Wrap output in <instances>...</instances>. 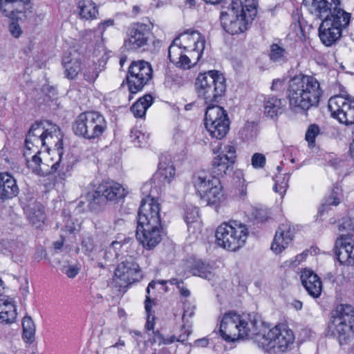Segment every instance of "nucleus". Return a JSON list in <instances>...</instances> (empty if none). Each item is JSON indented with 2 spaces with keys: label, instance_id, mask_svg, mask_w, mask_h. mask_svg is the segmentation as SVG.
I'll return each instance as SVG.
<instances>
[{
  "label": "nucleus",
  "instance_id": "obj_12",
  "mask_svg": "<svg viewBox=\"0 0 354 354\" xmlns=\"http://www.w3.org/2000/svg\"><path fill=\"white\" fill-rule=\"evenodd\" d=\"M153 70L151 64L144 60L133 61L129 67L127 81L131 94L140 91L151 80Z\"/></svg>",
  "mask_w": 354,
  "mask_h": 354
},
{
  "label": "nucleus",
  "instance_id": "obj_39",
  "mask_svg": "<svg viewBox=\"0 0 354 354\" xmlns=\"http://www.w3.org/2000/svg\"><path fill=\"white\" fill-rule=\"evenodd\" d=\"M23 336L26 342L31 343L35 339V326L31 317H25L22 322Z\"/></svg>",
  "mask_w": 354,
  "mask_h": 354
},
{
  "label": "nucleus",
  "instance_id": "obj_62",
  "mask_svg": "<svg viewBox=\"0 0 354 354\" xmlns=\"http://www.w3.org/2000/svg\"><path fill=\"white\" fill-rule=\"evenodd\" d=\"M20 294L23 296L24 299H26L27 296L29 294V287L27 283H26L24 286H22L20 288L19 290Z\"/></svg>",
  "mask_w": 354,
  "mask_h": 354
},
{
  "label": "nucleus",
  "instance_id": "obj_57",
  "mask_svg": "<svg viewBox=\"0 0 354 354\" xmlns=\"http://www.w3.org/2000/svg\"><path fill=\"white\" fill-rule=\"evenodd\" d=\"M9 30L11 35L15 37H19L21 34V29L19 25L15 22H12L10 24Z\"/></svg>",
  "mask_w": 354,
  "mask_h": 354
},
{
  "label": "nucleus",
  "instance_id": "obj_30",
  "mask_svg": "<svg viewBox=\"0 0 354 354\" xmlns=\"http://www.w3.org/2000/svg\"><path fill=\"white\" fill-rule=\"evenodd\" d=\"M193 275L211 280L214 277L212 267L207 263L201 260H194L189 266Z\"/></svg>",
  "mask_w": 354,
  "mask_h": 354
},
{
  "label": "nucleus",
  "instance_id": "obj_27",
  "mask_svg": "<svg viewBox=\"0 0 354 354\" xmlns=\"http://www.w3.org/2000/svg\"><path fill=\"white\" fill-rule=\"evenodd\" d=\"M251 21H252V19H250L246 14L231 21L227 20V18H224L221 26L228 33L231 35H236L246 30L248 24Z\"/></svg>",
  "mask_w": 354,
  "mask_h": 354
},
{
  "label": "nucleus",
  "instance_id": "obj_13",
  "mask_svg": "<svg viewBox=\"0 0 354 354\" xmlns=\"http://www.w3.org/2000/svg\"><path fill=\"white\" fill-rule=\"evenodd\" d=\"M126 194L125 189L120 184L106 182L99 185L95 191L88 192L86 198L90 204L102 205L106 201L117 202Z\"/></svg>",
  "mask_w": 354,
  "mask_h": 354
},
{
  "label": "nucleus",
  "instance_id": "obj_11",
  "mask_svg": "<svg viewBox=\"0 0 354 354\" xmlns=\"http://www.w3.org/2000/svg\"><path fill=\"white\" fill-rule=\"evenodd\" d=\"M205 125L212 137L217 139L223 138L227 134L230 125L226 111L220 106L207 105L205 115Z\"/></svg>",
  "mask_w": 354,
  "mask_h": 354
},
{
  "label": "nucleus",
  "instance_id": "obj_5",
  "mask_svg": "<svg viewBox=\"0 0 354 354\" xmlns=\"http://www.w3.org/2000/svg\"><path fill=\"white\" fill-rule=\"evenodd\" d=\"M62 140V135L58 126L49 121L37 122L31 126L26 136L25 147L27 150H32V147L38 149L41 146L49 149L55 146L60 156Z\"/></svg>",
  "mask_w": 354,
  "mask_h": 354
},
{
  "label": "nucleus",
  "instance_id": "obj_53",
  "mask_svg": "<svg viewBox=\"0 0 354 354\" xmlns=\"http://www.w3.org/2000/svg\"><path fill=\"white\" fill-rule=\"evenodd\" d=\"M339 231H347L348 233L354 230V223L350 218H344L339 225Z\"/></svg>",
  "mask_w": 354,
  "mask_h": 354
},
{
  "label": "nucleus",
  "instance_id": "obj_54",
  "mask_svg": "<svg viewBox=\"0 0 354 354\" xmlns=\"http://www.w3.org/2000/svg\"><path fill=\"white\" fill-rule=\"evenodd\" d=\"M254 218L258 222L263 223L267 220L268 214L265 210L254 209L252 213Z\"/></svg>",
  "mask_w": 354,
  "mask_h": 354
},
{
  "label": "nucleus",
  "instance_id": "obj_6",
  "mask_svg": "<svg viewBox=\"0 0 354 354\" xmlns=\"http://www.w3.org/2000/svg\"><path fill=\"white\" fill-rule=\"evenodd\" d=\"M198 97L207 105L218 102L226 89L225 79L217 71H209L200 73L195 82Z\"/></svg>",
  "mask_w": 354,
  "mask_h": 354
},
{
  "label": "nucleus",
  "instance_id": "obj_64",
  "mask_svg": "<svg viewBox=\"0 0 354 354\" xmlns=\"http://www.w3.org/2000/svg\"><path fill=\"white\" fill-rule=\"evenodd\" d=\"M292 306L297 310H301L302 308V302L299 300H294L292 303Z\"/></svg>",
  "mask_w": 354,
  "mask_h": 354
},
{
  "label": "nucleus",
  "instance_id": "obj_28",
  "mask_svg": "<svg viewBox=\"0 0 354 354\" xmlns=\"http://www.w3.org/2000/svg\"><path fill=\"white\" fill-rule=\"evenodd\" d=\"M77 12L82 19L93 20L97 18L98 10L92 0H77Z\"/></svg>",
  "mask_w": 354,
  "mask_h": 354
},
{
  "label": "nucleus",
  "instance_id": "obj_16",
  "mask_svg": "<svg viewBox=\"0 0 354 354\" xmlns=\"http://www.w3.org/2000/svg\"><path fill=\"white\" fill-rule=\"evenodd\" d=\"M328 109L333 117L346 125L354 124V100L336 95L330 98Z\"/></svg>",
  "mask_w": 354,
  "mask_h": 354
},
{
  "label": "nucleus",
  "instance_id": "obj_43",
  "mask_svg": "<svg viewBox=\"0 0 354 354\" xmlns=\"http://www.w3.org/2000/svg\"><path fill=\"white\" fill-rule=\"evenodd\" d=\"M95 248V243L93 237L91 235H85L82 241L81 250L82 252L90 256Z\"/></svg>",
  "mask_w": 354,
  "mask_h": 354
},
{
  "label": "nucleus",
  "instance_id": "obj_50",
  "mask_svg": "<svg viewBox=\"0 0 354 354\" xmlns=\"http://www.w3.org/2000/svg\"><path fill=\"white\" fill-rule=\"evenodd\" d=\"M81 225L77 220L68 218L65 225V230L70 234H76L80 230Z\"/></svg>",
  "mask_w": 354,
  "mask_h": 354
},
{
  "label": "nucleus",
  "instance_id": "obj_58",
  "mask_svg": "<svg viewBox=\"0 0 354 354\" xmlns=\"http://www.w3.org/2000/svg\"><path fill=\"white\" fill-rule=\"evenodd\" d=\"M122 245V243L120 241H113L111 245H110L109 250L107 251L106 255H107L108 254H111L113 250L115 252V254H114L115 257H117L118 254L116 250H120L121 248Z\"/></svg>",
  "mask_w": 354,
  "mask_h": 354
},
{
  "label": "nucleus",
  "instance_id": "obj_49",
  "mask_svg": "<svg viewBox=\"0 0 354 354\" xmlns=\"http://www.w3.org/2000/svg\"><path fill=\"white\" fill-rule=\"evenodd\" d=\"M257 2L256 0H245V4L243 6L244 10L250 19H254L257 15Z\"/></svg>",
  "mask_w": 354,
  "mask_h": 354
},
{
  "label": "nucleus",
  "instance_id": "obj_1",
  "mask_svg": "<svg viewBox=\"0 0 354 354\" xmlns=\"http://www.w3.org/2000/svg\"><path fill=\"white\" fill-rule=\"evenodd\" d=\"M303 3L312 15L322 19L319 37L327 46L336 42L350 24L351 14L340 8V0H304Z\"/></svg>",
  "mask_w": 354,
  "mask_h": 354
},
{
  "label": "nucleus",
  "instance_id": "obj_26",
  "mask_svg": "<svg viewBox=\"0 0 354 354\" xmlns=\"http://www.w3.org/2000/svg\"><path fill=\"white\" fill-rule=\"evenodd\" d=\"M286 100L274 95H268L263 101L264 114L271 119H274L283 113L286 109Z\"/></svg>",
  "mask_w": 354,
  "mask_h": 354
},
{
  "label": "nucleus",
  "instance_id": "obj_18",
  "mask_svg": "<svg viewBox=\"0 0 354 354\" xmlns=\"http://www.w3.org/2000/svg\"><path fill=\"white\" fill-rule=\"evenodd\" d=\"M335 253L341 264L354 265V236L341 235L335 241Z\"/></svg>",
  "mask_w": 354,
  "mask_h": 354
},
{
  "label": "nucleus",
  "instance_id": "obj_24",
  "mask_svg": "<svg viewBox=\"0 0 354 354\" xmlns=\"http://www.w3.org/2000/svg\"><path fill=\"white\" fill-rule=\"evenodd\" d=\"M19 192V187L13 176L8 173H0V200L11 199Z\"/></svg>",
  "mask_w": 354,
  "mask_h": 354
},
{
  "label": "nucleus",
  "instance_id": "obj_36",
  "mask_svg": "<svg viewBox=\"0 0 354 354\" xmlns=\"http://www.w3.org/2000/svg\"><path fill=\"white\" fill-rule=\"evenodd\" d=\"M175 175V169L171 165L160 162L156 176L163 183H169Z\"/></svg>",
  "mask_w": 354,
  "mask_h": 354
},
{
  "label": "nucleus",
  "instance_id": "obj_41",
  "mask_svg": "<svg viewBox=\"0 0 354 354\" xmlns=\"http://www.w3.org/2000/svg\"><path fill=\"white\" fill-rule=\"evenodd\" d=\"M240 133L243 139H253L257 136V127L252 122H248L242 128V129L240 131Z\"/></svg>",
  "mask_w": 354,
  "mask_h": 354
},
{
  "label": "nucleus",
  "instance_id": "obj_37",
  "mask_svg": "<svg viewBox=\"0 0 354 354\" xmlns=\"http://www.w3.org/2000/svg\"><path fill=\"white\" fill-rule=\"evenodd\" d=\"M101 71L100 64L95 62L87 64L82 68L84 79L89 83L96 80Z\"/></svg>",
  "mask_w": 354,
  "mask_h": 354
},
{
  "label": "nucleus",
  "instance_id": "obj_33",
  "mask_svg": "<svg viewBox=\"0 0 354 354\" xmlns=\"http://www.w3.org/2000/svg\"><path fill=\"white\" fill-rule=\"evenodd\" d=\"M62 64L65 68V75L68 79H75L82 71L81 62L78 57H64Z\"/></svg>",
  "mask_w": 354,
  "mask_h": 354
},
{
  "label": "nucleus",
  "instance_id": "obj_45",
  "mask_svg": "<svg viewBox=\"0 0 354 354\" xmlns=\"http://www.w3.org/2000/svg\"><path fill=\"white\" fill-rule=\"evenodd\" d=\"M199 214L198 208L196 207L187 208L185 214V220L187 224L188 228L189 229L190 225L194 223L198 222Z\"/></svg>",
  "mask_w": 354,
  "mask_h": 354
},
{
  "label": "nucleus",
  "instance_id": "obj_44",
  "mask_svg": "<svg viewBox=\"0 0 354 354\" xmlns=\"http://www.w3.org/2000/svg\"><path fill=\"white\" fill-rule=\"evenodd\" d=\"M338 187H335L333 189V192L326 199L324 203L322 204V208L319 209V212L322 214L324 211L327 208L329 205H337L339 204L340 201L338 197Z\"/></svg>",
  "mask_w": 354,
  "mask_h": 354
},
{
  "label": "nucleus",
  "instance_id": "obj_59",
  "mask_svg": "<svg viewBox=\"0 0 354 354\" xmlns=\"http://www.w3.org/2000/svg\"><path fill=\"white\" fill-rule=\"evenodd\" d=\"M114 21L113 19H107L104 21L103 22L99 24L97 27V30L100 31L101 35L103 34L106 27L112 26L113 25Z\"/></svg>",
  "mask_w": 354,
  "mask_h": 354
},
{
  "label": "nucleus",
  "instance_id": "obj_3",
  "mask_svg": "<svg viewBox=\"0 0 354 354\" xmlns=\"http://www.w3.org/2000/svg\"><path fill=\"white\" fill-rule=\"evenodd\" d=\"M323 93L319 81L313 75H297L289 82V107L295 113H304L318 106Z\"/></svg>",
  "mask_w": 354,
  "mask_h": 354
},
{
  "label": "nucleus",
  "instance_id": "obj_61",
  "mask_svg": "<svg viewBox=\"0 0 354 354\" xmlns=\"http://www.w3.org/2000/svg\"><path fill=\"white\" fill-rule=\"evenodd\" d=\"M14 304L8 299H0V311L6 312L8 311V305Z\"/></svg>",
  "mask_w": 354,
  "mask_h": 354
},
{
  "label": "nucleus",
  "instance_id": "obj_51",
  "mask_svg": "<svg viewBox=\"0 0 354 354\" xmlns=\"http://www.w3.org/2000/svg\"><path fill=\"white\" fill-rule=\"evenodd\" d=\"M290 28L292 31V34L295 35V40L296 41H305L306 37L300 23H295L291 25Z\"/></svg>",
  "mask_w": 354,
  "mask_h": 354
},
{
  "label": "nucleus",
  "instance_id": "obj_14",
  "mask_svg": "<svg viewBox=\"0 0 354 354\" xmlns=\"http://www.w3.org/2000/svg\"><path fill=\"white\" fill-rule=\"evenodd\" d=\"M142 277L139 265L130 256L118 264L115 270L113 283L115 286L125 288L129 284L140 281Z\"/></svg>",
  "mask_w": 354,
  "mask_h": 354
},
{
  "label": "nucleus",
  "instance_id": "obj_42",
  "mask_svg": "<svg viewBox=\"0 0 354 354\" xmlns=\"http://www.w3.org/2000/svg\"><path fill=\"white\" fill-rule=\"evenodd\" d=\"M130 137L131 142L138 147H142L147 144L149 139V135H145L138 129L132 130L131 131Z\"/></svg>",
  "mask_w": 354,
  "mask_h": 354
},
{
  "label": "nucleus",
  "instance_id": "obj_9",
  "mask_svg": "<svg viewBox=\"0 0 354 354\" xmlns=\"http://www.w3.org/2000/svg\"><path fill=\"white\" fill-rule=\"evenodd\" d=\"M106 129V122L104 116L96 111L80 113L73 124L74 133L88 140L99 138Z\"/></svg>",
  "mask_w": 354,
  "mask_h": 354
},
{
  "label": "nucleus",
  "instance_id": "obj_55",
  "mask_svg": "<svg viewBox=\"0 0 354 354\" xmlns=\"http://www.w3.org/2000/svg\"><path fill=\"white\" fill-rule=\"evenodd\" d=\"M62 272L69 278H74L79 272V268L75 266H64Z\"/></svg>",
  "mask_w": 354,
  "mask_h": 354
},
{
  "label": "nucleus",
  "instance_id": "obj_38",
  "mask_svg": "<svg viewBox=\"0 0 354 354\" xmlns=\"http://www.w3.org/2000/svg\"><path fill=\"white\" fill-rule=\"evenodd\" d=\"M270 58L273 62L282 64L288 60V53L283 47L273 44L270 46Z\"/></svg>",
  "mask_w": 354,
  "mask_h": 354
},
{
  "label": "nucleus",
  "instance_id": "obj_47",
  "mask_svg": "<svg viewBox=\"0 0 354 354\" xmlns=\"http://www.w3.org/2000/svg\"><path fill=\"white\" fill-rule=\"evenodd\" d=\"M151 299H150V297L149 296H147L146 299H145V310H146L147 313L148 314V316H147V323L145 325V328H146V329H147L149 330H153L154 324H155V317L153 315L151 317V315L149 314L151 312Z\"/></svg>",
  "mask_w": 354,
  "mask_h": 354
},
{
  "label": "nucleus",
  "instance_id": "obj_21",
  "mask_svg": "<svg viewBox=\"0 0 354 354\" xmlns=\"http://www.w3.org/2000/svg\"><path fill=\"white\" fill-rule=\"evenodd\" d=\"M150 31L148 26L143 24H136L131 30L129 37L125 41V46L131 50H136L147 44Z\"/></svg>",
  "mask_w": 354,
  "mask_h": 354
},
{
  "label": "nucleus",
  "instance_id": "obj_7",
  "mask_svg": "<svg viewBox=\"0 0 354 354\" xmlns=\"http://www.w3.org/2000/svg\"><path fill=\"white\" fill-rule=\"evenodd\" d=\"M248 234V229L245 224L237 221H230L217 227L216 243L225 250L235 252L244 245Z\"/></svg>",
  "mask_w": 354,
  "mask_h": 354
},
{
  "label": "nucleus",
  "instance_id": "obj_29",
  "mask_svg": "<svg viewBox=\"0 0 354 354\" xmlns=\"http://www.w3.org/2000/svg\"><path fill=\"white\" fill-rule=\"evenodd\" d=\"M245 15L246 12L242 2L240 0H232L231 3L227 8L223 7L220 17L221 23L223 24L224 18L231 21Z\"/></svg>",
  "mask_w": 354,
  "mask_h": 354
},
{
  "label": "nucleus",
  "instance_id": "obj_10",
  "mask_svg": "<svg viewBox=\"0 0 354 354\" xmlns=\"http://www.w3.org/2000/svg\"><path fill=\"white\" fill-rule=\"evenodd\" d=\"M294 340L292 330L286 328L281 330L278 326H274L267 331L263 322L259 335H257L255 339V342L261 346L277 347L281 352L288 351L294 343Z\"/></svg>",
  "mask_w": 354,
  "mask_h": 354
},
{
  "label": "nucleus",
  "instance_id": "obj_23",
  "mask_svg": "<svg viewBox=\"0 0 354 354\" xmlns=\"http://www.w3.org/2000/svg\"><path fill=\"white\" fill-rule=\"evenodd\" d=\"M27 218L32 226L41 227L46 218L43 205L35 201H30L24 207Z\"/></svg>",
  "mask_w": 354,
  "mask_h": 354
},
{
  "label": "nucleus",
  "instance_id": "obj_20",
  "mask_svg": "<svg viewBox=\"0 0 354 354\" xmlns=\"http://www.w3.org/2000/svg\"><path fill=\"white\" fill-rule=\"evenodd\" d=\"M160 230L161 226L137 227V239L145 249H153L162 240Z\"/></svg>",
  "mask_w": 354,
  "mask_h": 354
},
{
  "label": "nucleus",
  "instance_id": "obj_60",
  "mask_svg": "<svg viewBox=\"0 0 354 354\" xmlns=\"http://www.w3.org/2000/svg\"><path fill=\"white\" fill-rule=\"evenodd\" d=\"M182 330H185L178 337L177 341L180 342H184L187 340L189 335L192 333V330L189 328H185L184 326H183Z\"/></svg>",
  "mask_w": 354,
  "mask_h": 354
},
{
  "label": "nucleus",
  "instance_id": "obj_48",
  "mask_svg": "<svg viewBox=\"0 0 354 354\" xmlns=\"http://www.w3.org/2000/svg\"><path fill=\"white\" fill-rule=\"evenodd\" d=\"M319 133V127L317 124H310L306 133V140L310 146L313 145L316 136Z\"/></svg>",
  "mask_w": 354,
  "mask_h": 354
},
{
  "label": "nucleus",
  "instance_id": "obj_17",
  "mask_svg": "<svg viewBox=\"0 0 354 354\" xmlns=\"http://www.w3.org/2000/svg\"><path fill=\"white\" fill-rule=\"evenodd\" d=\"M236 158V149L232 144H227L221 149V152L212 160V174L213 177L218 178L227 174L229 170L232 169V166Z\"/></svg>",
  "mask_w": 354,
  "mask_h": 354
},
{
  "label": "nucleus",
  "instance_id": "obj_8",
  "mask_svg": "<svg viewBox=\"0 0 354 354\" xmlns=\"http://www.w3.org/2000/svg\"><path fill=\"white\" fill-rule=\"evenodd\" d=\"M328 327L341 345L346 344L354 334V309L350 305H339L333 311Z\"/></svg>",
  "mask_w": 354,
  "mask_h": 354
},
{
  "label": "nucleus",
  "instance_id": "obj_15",
  "mask_svg": "<svg viewBox=\"0 0 354 354\" xmlns=\"http://www.w3.org/2000/svg\"><path fill=\"white\" fill-rule=\"evenodd\" d=\"M160 204L149 195L141 201L138 212L137 227L161 226L160 217Z\"/></svg>",
  "mask_w": 354,
  "mask_h": 354
},
{
  "label": "nucleus",
  "instance_id": "obj_19",
  "mask_svg": "<svg viewBox=\"0 0 354 354\" xmlns=\"http://www.w3.org/2000/svg\"><path fill=\"white\" fill-rule=\"evenodd\" d=\"M30 0H0V12L12 19H22L30 8Z\"/></svg>",
  "mask_w": 354,
  "mask_h": 354
},
{
  "label": "nucleus",
  "instance_id": "obj_35",
  "mask_svg": "<svg viewBox=\"0 0 354 354\" xmlns=\"http://www.w3.org/2000/svg\"><path fill=\"white\" fill-rule=\"evenodd\" d=\"M153 97L151 95H145L140 97L131 107V111L136 118H143L147 109L152 104Z\"/></svg>",
  "mask_w": 354,
  "mask_h": 354
},
{
  "label": "nucleus",
  "instance_id": "obj_46",
  "mask_svg": "<svg viewBox=\"0 0 354 354\" xmlns=\"http://www.w3.org/2000/svg\"><path fill=\"white\" fill-rule=\"evenodd\" d=\"M8 311H0V322L12 323L16 318L15 304L8 305Z\"/></svg>",
  "mask_w": 354,
  "mask_h": 354
},
{
  "label": "nucleus",
  "instance_id": "obj_2",
  "mask_svg": "<svg viewBox=\"0 0 354 354\" xmlns=\"http://www.w3.org/2000/svg\"><path fill=\"white\" fill-rule=\"evenodd\" d=\"M205 37L197 30H186L170 44L168 57L176 67L183 70L194 66L205 49Z\"/></svg>",
  "mask_w": 354,
  "mask_h": 354
},
{
  "label": "nucleus",
  "instance_id": "obj_52",
  "mask_svg": "<svg viewBox=\"0 0 354 354\" xmlns=\"http://www.w3.org/2000/svg\"><path fill=\"white\" fill-rule=\"evenodd\" d=\"M266 164V157L260 153H255L252 157V165L254 168H263Z\"/></svg>",
  "mask_w": 354,
  "mask_h": 354
},
{
  "label": "nucleus",
  "instance_id": "obj_40",
  "mask_svg": "<svg viewBox=\"0 0 354 354\" xmlns=\"http://www.w3.org/2000/svg\"><path fill=\"white\" fill-rule=\"evenodd\" d=\"M288 180L289 176L287 174H284L282 177L276 176L274 178L275 184L274 185L273 189L275 192L279 193L281 197L283 196L287 190L288 187Z\"/></svg>",
  "mask_w": 354,
  "mask_h": 354
},
{
  "label": "nucleus",
  "instance_id": "obj_34",
  "mask_svg": "<svg viewBox=\"0 0 354 354\" xmlns=\"http://www.w3.org/2000/svg\"><path fill=\"white\" fill-rule=\"evenodd\" d=\"M193 184L200 197L203 198L212 185V178H208L205 171H198L194 175Z\"/></svg>",
  "mask_w": 354,
  "mask_h": 354
},
{
  "label": "nucleus",
  "instance_id": "obj_25",
  "mask_svg": "<svg viewBox=\"0 0 354 354\" xmlns=\"http://www.w3.org/2000/svg\"><path fill=\"white\" fill-rule=\"evenodd\" d=\"M292 240V234L290 227L287 224H282L276 231L274 241L271 245V250L275 253H280Z\"/></svg>",
  "mask_w": 354,
  "mask_h": 354
},
{
  "label": "nucleus",
  "instance_id": "obj_31",
  "mask_svg": "<svg viewBox=\"0 0 354 354\" xmlns=\"http://www.w3.org/2000/svg\"><path fill=\"white\" fill-rule=\"evenodd\" d=\"M30 151L31 150H27V149H26L24 153L28 167L38 175H44L47 173V170L43 168L44 164L39 156L40 151L37 149L35 153L31 156Z\"/></svg>",
  "mask_w": 354,
  "mask_h": 354
},
{
  "label": "nucleus",
  "instance_id": "obj_22",
  "mask_svg": "<svg viewBox=\"0 0 354 354\" xmlns=\"http://www.w3.org/2000/svg\"><path fill=\"white\" fill-rule=\"evenodd\" d=\"M302 285L313 298H318L322 293V283L320 278L311 270L305 268L300 276Z\"/></svg>",
  "mask_w": 354,
  "mask_h": 354
},
{
  "label": "nucleus",
  "instance_id": "obj_32",
  "mask_svg": "<svg viewBox=\"0 0 354 354\" xmlns=\"http://www.w3.org/2000/svg\"><path fill=\"white\" fill-rule=\"evenodd\" d=\"M223 196V192L219 178L212 177V185L207 193L204 194L203 198L206 200L209 204H216L221 201Z\"/></svg>",
  "mask_w": 354,
  "mask_h": 354
},
{
  "label": "nucleus",
  "instance_id": "obj_4",
  "mask_svg": "<svg viewBox=\"0 0 354 354\" xmlns=\"http://www.w3.org/2000/svg\"><path fill=\"white\" fill-rule=\"evenodd\" d=\"M262 321L255 313L239 315L229 312L223 315L220 325V334L227 342L240 338L253 339L259 335Z\"/></svg>",
  "mask_w": 354,
  "mask_h": 354
},
{
  "label": "nucleus",
  "instance_id": "obj_56",
  "mask_svg": "<svg viewBox=\"0 0 354 354\" xmlns=\"http://www.w3.org/2000/svg\"><path fill=\"white\" fill-rule=\"evenodd\" d=\"M156 335L158 338L159 345L169 344L173 343L176 339V337L174 335L171 336L169 338H165L159 330H156Z\"/></svg>",
  "mask_w": 354,
  "mask_h": 354
},
{
  "label": "nucleus",
  "instance_id": "obj_63",
  "mask_svg": "<svg viewBox=\"0 0 354 354\" xmlns=\"http://www.w3.org/2000/svg\"><path fill=\"white\" fill-rule=\"evenodd\" d=\"M124 346H125L124 341L121 339V338H119L118 342L110 346L108 348H115L118 350H121Z\"/></svg>",
  "mask_w": 354,
  "mask_h": 354
}]
</instances>
